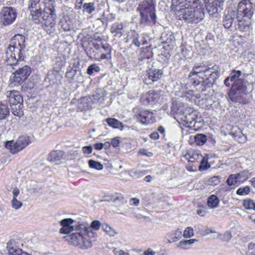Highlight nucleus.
Returning <instances> with one entry per match:
<instances>
[{
	"mask_svg": "<svg viewBox=\"0 0 255 255\" xmlns=\"http://www.w3.org/2000/svg\"><path fill=\"white\" fill-rule=\"evenodd\" d=\"M106 121L109 126L114 128L120 129L121 130L124 129V126L123 123L116 119H107Z\"/></svg>",
	"mask_w": 255,
	"mask_h": 255,
	"instance_id": "nucleus-29",
	"label": "nucleus"
},
{
	"mask_svg": "<svg viewBox=\"0 0 255 255\" xmlns=\"http://www.w3.org/2000/svg\"><path fill=\"white\" fill-rule=\"evenodd\" d=\"M89 166L90 168L95 169L98 170H101L103 169V165L98 161L90 159L88 161Z\"/></svg>",
	"mask_w": 255,
	"mask_h": 255,
	"instance_id": "nucleus-39",
	"label": "nucleus"
},
{
	"mask_svg": "<svg viewBox=\"0 0 255 255\" xmlns=\"http://www.w3.org/2000/svg\"><path fill=\"white\" fill-rule=\"evenodd\" d=\"M64 152L62 150H54L50 152L47 157V160L55 164H59L64 159Z\"/></svg>",
	"mask_w": 255,
	"mask_h": 255,
	"instance_id": "nucleus-19",
	"label": "nucleus"
},
{
	"mask_svg": "<svg viewBox=\"0 0 255 255\" xmlns=\"http://www.w3.org/2000/svg\"><path fill=\"white\" fill-rule=\"evenodd\" d=\"M219 73L214 70L213 68H209L203 63H196L190 72L188 78L192 82V85L195 87L201 82L197 78L203 79L204 85L214 82L219 76Z\"/></svg>",
	"mask_w": 255,
	"mask_h": 255,
	"instance_id": "nucleus-3",
	"label": "nucleus"
},
{
	"mask_svg": "<svg viewBox=\"0 0 255 255\" xmlns=\"http://www.w3.org/2000/svg\"><path fill=\"white\" fill-rule=\"evenodd\" d=\"M100 71V68L95 64L90 65L87 69V73L91 75L94 72H98Z\"/></svg>",
	"mask_w": 255,
	"mask_h": 255,
	"instance_id": "nucleus-45",
	"label": "nucleus"
},
{
	"mask_svg": "<svg viewBox=\"0 0 255 255\" xmlns=\"http://www.w3.org/2000/svg\"><path fill=\"white\" fill-rule=\"evenodd\" d=\"M6 96L8 98V102L10 106L22 104L23 102V99L17 91H7Z\"/></svg>",
	"mask_w": 255,
	"mask_h": 255,
	"instance_id": "nucleus-18",
	"label": "nucleus"
},
{
	"mask_svg": "<svg viewBox=\"0 0 255 255\" xmlns=\"http://www.w3.org/2000/svg\"><path fill=\"white\" fill-rule=\"evenodd\" d=\"M113 253L114 255H130L129 253L126 252L123 250H118L116 248H113Z\"/></svg>",
	"mask_w": 255,
	"mask_h": 255,
	"instance_id": "nucleus-52",
	"label": "nucleus"
},
{
	"mask_svg": "<svg viewBox=\"0 0 255 255\" xmlns=\"http://www.w3.org/2000/svg\"><path fill=\"white\" fill-rule=\"evenodd\" d=\"M250 192V188L249 186H246L244 187L239 188L237 191V194L239 195H246Z\"/></svg>",
	"mask_w": 255,
	"mask_h": 255,
	"instance_id": "nucleus-46",
	"label": "nucleus"
},
{
	"mask_svg": "<svg viewBox=\"0 0 255 255\" xmlns=\"http://www.w3.org/2000/svg\"><path fill=\"white\" fill-rule=\"evenodd\" d=\"M138 121L142 124H149L155 122L153 114L148 110H138L135 113Z\"/></svg>",
	"mask_w": 255,
	"mask_h": 255,
	"instance_id": "nucleus-14",
	"label": "nucleus"
},
{
	"mask_svg": "<svg viewBox=\"0 0 255 255\" xmlns=\"http://www.w3.org/2000/svg\"><path fill=\"white\" fill-rule=\"evenodd\" d=\"M246 255H255V243H251L248 245V250Z\"/></svg>",
	"mask_w": 255,
	"mask_h": 255,
	"instance_id": "nucleus-47",
	"label": "nucleus"
},
{
	"mask_svg": "<svg viewBox=\"0 0 255 255\" xmlns=\"http://www.w3.org/2000/svg\"><path fill=\"white\" fill-rule=\"evenodd\" d=\"M101 226V223L98 220L93 221L91 224V227L94 230H98Z\"/></svg>",
	"mask_w": 255,
	"mask_h": 255,
	"instance_id": "nucleus-53",
	"label": "nucleus"
},
{
	"mask_svg": "<svg viewBox=\"0 0 255 255\" xmlns=\"http://www.w3.org/2000/svg\"><path fill=\"white\" fill-rule=\"evenodd\" d=\"M120 142V138L118 137H117L114 138L112 139L111 143L113 147H116L119 146Z\"/></svg>",
	"mask_w": 255,
	"mask_h": 255,
	"instance_id": "nucleus-56",
	"label": "nucleus"
},
{
	"mask_svg": "<svg viewBox=\"0 0 255 255\" xmlns=\"http://www.w3.org/2000/svg\"><path fill=\"white\" fill-rule=\"evenodd\" d=\"M147 173V171L145 170H132L130 171V175L132 177L140 178Z\"/></svg>",
	"mask_w": 255,
	"mask_h": 255,
	"instance_id": "nucleus-43",
	"label": "nucleus"
},
{
	"mask_svg": "<svg viewBox=\"0 0 255 255\" xmlns=\"http://www.w3.org/2000/svg\"><path fill=\"white\" fill-rule=\"evenodd\" d=\"M151 138L154 140H156L159 138V135L157 132H153L150 134V135Z\"/></svg>",
	"mask_w": 255,
	"mask_h": 255,
	"instance_id": "nucleus-61",
	"label": "nucleus"
},
{
	"mask_svg": "<svg viewBox=\"0 0 255 255\" xmlns=\"http://www.w3.org/2000/svg\"><path fill=\"white\" fill-rule=\"evenodd\" d=\"M242 74L241 71H233L231 73V76L230 77V81L232 82V86L234 85L240 86L246 85L245 81L239 79Z\"/></svg>",
	"mask_w": 255,
	"mask_h": 255,
	"instance_id": "nucleus-22",
	"label": "nucleus"
},
{
	"mask_svg": "<svg viewBox=\"0 0 255 255\" xmlns=\"http://www.w3.org/2000/svg\"><path fill=\"white\" fill-rule=\"evenodd\" d=\"M22 205V204L21 201H18L15 198H12V200L11 201V205L13 208H14L15 210H17L21 207Z\"/></svg>",
	"mask_w": 255,
	"mask_h": 255,
	"instance_id": "nucleus-49",
	"label": "nucleus"
},
{
	"mask_svg": "<svg viewBox=\"0 0 255 255\" xmlns=\"http://www.w3.org/2000/svg\"><path fill=\"white\" fill-rule=\"evenodd\" d=\"M219 199L216 195H212L208 198L207 205L210 208H216L219 205Z\"/></svg>",
	"mask_w": 255,
	"mask_h": 255,
	"instance_id": "nucleus-30",
	"label": "nucleus"
},
{
	"mask_svg": "<svg viewBox=\"0 0 255 255\" xmlns=\"http://www.w3.org/2000/svg\"><path fill=\"white\" fill-rule=\"evenodd\" d=\"M156 252L153 251L151 249L148 248L145 250L143 254L140 255H155Z\"/></svg>",
	"mask_w": 255,
	"mask_h": 255,
	"instance_id": "nucleus-58",
	"label": "nucleus"
},
{
	"mask_svg": "<svg viewBox=\"0 0 255 255\" xmlns=\"http://www.w3.org/2000/svg\"><path fill=\"white\" fill-rule=\"evenodd\" d=\"M157 130H158V131L161 134H163L164 133L165 129L163 127L160 126L158 128Z\"/></svg>",
	"mask_w": 255,
	"mask_h": 255,
	"instance_id": "nucleus-64",
	"label": "nucleus"
},
{
	"mask_svg": "<svg viewBox=\"0 0 255 255\" xmlns=\"http://www.w3.org/2000/svg\"><path fill=\"white\" fill-rule=\"evenodd\" d=\"M197 241L196 239L183 240L177 244V247L183 250H189Z\"/></svg>",
	"mask_w": 255,
	"mask_h": 255,
	"instance_id": "nucleus-26",
	"label": "nucleus"
},
{
	"mask_svg": "<svg viewBox=\"0 0 255 255\" xmlns=\"http://www.w3.org/2000/svg\"><path fill=\"white\" fill-rule=\"evenodd\" d=\"M194 235V230L193 228L191 227H188L184 230L182 234V237L185 239H188L192 237Z\"/></svg>",
	"mask_w": 255,
	"mask_h": 255,
	"instance_id": "nucleus-41",
	"label": "nucleus"
},
{
	"mask_svg": "<svg viewBox=\"0 0 255 255\" xmlns=\"http://www.w3.org/2000/svg\"><path fill=\"white\" fill-rule=\"evenodd\" d=\"M221 177L220 176H214L208 179L206 183L208 185L211 186H216L219 184L221 182Z\"/></svg>",
	"mask_w": 255,
	"mask_h": 255,
	"instance_id": "nucleus-38",
	"label": "nucleus"
},
{
	"mask_svg": "<svg viewBox=\"0 0 255 255\" xmlns=\"http://www.w3.org/2000/svg\"><path fill=\"white\" fill-rule=\"evenodd\" d=\"M171 9L177 18L189 26H194L205 17L204 5L200 0H172Z\"/></svg>",
	"mask_w": 255,
	"mask_h": 255,
	"instance_id": "nucleus-1",
	"label": "nucleus"
},
{
	"mask_svg": "<svg viewBox=\"0 0 255 255\" xmlns=\"http://www.w3.org/2000/svg\"><path fill=\"white\" fill-rule=\"evenodd\" d=\"M210 15H214L223 9L224 0H203Z\"/></svg>",
	"mask_w": 255,
	"mask_h": 255,
	"instance_id": "nucleus-13",
	"label": "nucleus"
},
{
	"mask_svg": "<svg viewBox=\"0 0 255 255\" xmlns=\"http://www.w3.org/2000/svg\"><path fill=\"white\" fill-rule=\"evenodd\" d=\"M6 248L10 255H19V253H21V249L15 245L13 241H10L7 243Z\"/></svg>",
	"mask_w": 255,
	"mask_h": 255,
	"instance_id": "nucleus-28",
	"label": "nucleus"
},
{
	"mask_svg": "<svg viewBox=\"0 0 255 255\" xmlns=\"http://www.w3.org/2000/svg\"><path fill=\"white\" fill-rule=\"evenodd\" d=\"M147 72L148 79L153 82H156L159 80L162 75V72L161 70L154 68H149Z\"/></svg>",
	"mask_w": 255,
	"mask_h": 255,
	"instance_id": "nucleus-21",
	"label": "nucleus"
},
{
	"mask_svg": "<svg viewBox=\"0 0 255 255\" xmlns=\"http://www.w3.org/2000/svg\"><path fill=\"white\" fill-rule=\"evenodd\" d=\"M236 174L240 184L247 180L252 176L251 173L248 170H244Z\"/></svg>",
	"mask_w": 255,
	"mask_h": 255,
	"instance_id": "nucleus-31",
	"label": "nucleus"
},
{
	"mask_svg": "<svg viewBox=\"0 0 255 255\" xmlns=\"http://www.w3.org/2000/svg\"><path fill=\"white\" fill-rule=\"evenodd\" d=\"M61 27L63 28V29L65 31L70 30L71 28L70 25L66 21H65L64 22H62Z\"/></svg>",
	"mask_w": 255,
	"mask_h": 255,
	"instance_id": "nucleus-59",
	"label": "nucleus"
},
{
	"mask_svg": "<svg viewBox=\"0 0 255 255\" xmlns=\"http://www.w3.org/2000/svg\"><path fill=\"white\" fill-rule=\"evenodd\" d=\"M184 157L186 158V159L188 160L189 161L191 162H195L199 159L200 158H201V161L200 168H202V165L203 164V158L201 155L199 154L197 152L193 150H189L184 155Z\"/></svg>",
	"mask_w": 255,
	"mask_h": 255,
	"instance_id": "nucleus-24",
	"label": "nucleus"
},
{
	"mask_svg": "<svg viewBox=\"0 0 255 255\" xmlns=\"http://www.w3.org/2000/svg\"><path fill=\"white\" fill-rule=\"evenodd\" d=\"M137 10L140 12L141 24L151 25L155 23L156 16L153 4L147 1H143L139 4Z\"/></svg>",
	"mask_w": 255,
	"mask_h": 255,
	"instance_id": "nucleus-5",
	"label": "nucleus"
},
{
	"mask_svg": "<svg viewBox=\"0 0 255 255\" xmlns=\"http://www.w3.org/2000/svg\"><path fill=\"white\" fill-rule=\"evenodd\" d=\"M83 7V11L88 13H91L95 10V6L93 2L85 3Z\"/></svg>",
	"mask_w": 255,
	"mask_h": 255,
	"instance_id": "nucleus-42",
	"label": "nucleus"
},
{
	"mask_svg": "<svg viewBox=\"0 0 255 255\" xmlns=\"http://www.w3.org/2000/svg\"><path fill=\"white\" fill-rule=\"evenodd\" d=\"M69 245L82 250H87L92 246L88 237L79 234L72 233L65 237Z\"/></svg>",
	"mask_w": 255,
	"mask_h": 255,
	"instance_id": "nucleus-8",
	"label": "nucleus"
},
{
	"mask_svg": "<svg viewBox=\"0 0 255 255\" xmlns=\"http://www.w3.org/2000/svg\"><path fill=\"white\" fill-rule=\"evenodd\" d=\"M247 94L246 84L240 86L234 85L229 91L228 96L233 102L246 104L248 102L247 98Z\"/></svg>",
	"mask_w": 255,
	"mask_h": 255,
	"instance_id": "nucleus-9",
	"label": "nucleus"
},
{
	"mask_svg": "<svg viewBox=\"0 0 255 255\" xmlns=\"http://www.w3.org/2000/svg\"><path fill=\"white\" fill-rule=\"evenodd\" d=\"M194 140L196 144L198 145H202L206 142L207 137L204 134H198L195 136Z\"/></svg>",
	"mask_w": 255,
	"mask_h": 255,
	"instance_id": "nucleus-37",
	"label": "nucleus"
},
{
	"mask_svg": "<svg viewBox=\"0 0 255 255\" xmlns=\"http://www.w3.org/2000/svg\"><path fill=\"white\" fill-rule=\"evenodd\" d=\"M138 154L141 155H144L147 157H151L153 155L152 152H149L143 148H141L139 150Z\"/></svg>",
	"mask_w": 255,
	"mask_h": 255,
	"instance_id": "nucleus-54",
	"label": "nucleus"
},
{
	"mask_svg": "<svg viewBox=\"0 0 255 255\" xmlns=\"http://www.w3.org/2000/svg\"><path fill=\"white\" fill-rule=\"evenodd\" d=\"M159 94L154 90H150L141 95L140 102L143 105H151L159 99Z\"/></svg>",
	"mask_w": 255,
	"mask_h": 255,
	"instance_id": "nucleus-15",
	"label": "nucleus"
},
{
	"mask_svg": "<svg viewBox=\"0 0 255 255\" xmlns=\"http://www.w3.org/2000/svg\"><path fill=\"white\" fill-rule=\"evenodd\" d=\"M232 237V234L230 232H226L223 234H217V238H220L221 240L225 242L230 241Z\"/></svg>",
	"mask_w": 255,
	"mask_h": 255,
	"instance_id": "nucleus-44",
	"label": "nucleus"
},
{
	"mask_svg": "<svg viewBox=\"0 0 255 255\" xmlns=\"http://www.w3.org/2000/svg\"><path fill=\"white\" fill-rule=\"evenodd\" d=\"M254 13V5L250 0H242L238 4L237 9L239 28L247 31L251 28V19Z\"/></svg>",
	"mask_w": 255,
	"mask_h": 255,
	"instance_id": "nucleus-4",
	"label": "nucleus"
},
{
	"mask_svg": "<svg viewBox=\"0 0 255 255\" xmlns=\"http://www.w3.org/2000/svg\"><path fill=\"white\" fill-rule=\"evenodd\" d=\"M162 42H164L167 44H170L173 42L175 38L174 36L171 32H169L167 34H162L161 36Z\"/></svg>",
	"mask_w": 255,
	"mask_h": 255,
	"instance_id": "nucleus-33",
	"label": "nucleus"
},
{
	"mask_svg": "<svg viewBox=\"0 0 255 255\" xmlns=\"http://www.w3.org/2000/svg\"><path fill=\"white\" fill-rule=\"evenodd\" d=\"M139 199L133 198L130 199L129 204L130 205L137 206L139 204Z\"/></svg>",
	"mask_w": 255,
	"mask_h": 255,
	"instance_id": "nucleus-60",
	"label": "nucleus"
},
{
	"mask_svg": "<svg viewBox=\"0 0 255 255\" xmlns=\"http://www.w3.org/2000/svg\"><path fill=\"white\" fill-rule=\"evenodd\" d=\"M106 144H107V142H105V143H95L93 146L95 149L99 150H101L104 147V145H105ZM107 144L108 145H110L109 142H108Z\"/></svg>",
	"mask_w": 255,
	"mask_h": 255,
	"instance_id": "nucleus-55",
	"label": "nucleus"
},
{
	"mask_svg": "<svg viewBox=\"0 0 255 255\" xmlns=\"http://www.w3.org/2000/svg\"><path fill=\"white\" fill-rule=\"evenodd\" d=\"M20 193L19 190L17 188H14L12 190V194H13V198H16L17 196L19 195Z\"/></svg>",
	"mask_w": 255,
	"mask_h": 255,
	"instance_id": "nucleus-62",
	"label": "nucleus"
},
{
	"mask_svg": "<svg viewBox=\"0 0 255 255\" xmlns=\"http://www.w3.org/2000/svg\"><path fill=\"white\" fill-rule=\"evenodd\" d=\"M226 182L228 185L229 186L234 185L236 184H240L236 174L230 175L228 178Z\"/></svg>",
	"mask_w": 255,
	"mask_h": 255,
	"instance_id": "nucleus-35",
	"label": "nucleus"
},
{
	"mask_svg": "<svg viewBox=\"0 0 255 255\" xmlns=\"http://www.w3.org/2000/svg\"><path fill=\"white\" fill-rule=\"evenodd\" d=\"M244 208L248 210H255V203L251 199H245L243 201Z\"/></svg>",
	"mask_w": 255,
	"mask_h": 255,
	"instance_id": "nucleus-40",
	"label": "nucleus"
},
{
	"mask_svg": "<svg viewBox=\"0 0 255 255\" xmlns=\"http://www.w3.org/2000/svg\"><path fill=\"white\" fill-rule=\"evenodd\" d=\"M87 101V99L86 97L80 99V102L79 103V108H80L81 110H83L88 107Z\"/></svg>",
	"mask_w": 255,
	"mask_h": 255,
	"instance_id": "nucleus-51",
	"label": "nucleus"
},
{
	"mask_svg": "<svg viewBox=\"0 0 255 255\" xmlns=\"http://www.w3.org/2000/svg\"><path fill=\"white\" fill-rule=\"evenodd\" d=\"M75 234H79L83 236L89 237V225L85 222L76 221L74 224V230Z\"/></svg>",
	"mask_w": 255,
	"mask_h": 255,
	"instance_id": "nucleus-17",
	"label": "nucleus"
},
{
	"mask_svg": "<svg viewBox=\"0 0 255 255\" xmlns=\"http://www.w3.org/2000/svg\"><path fill=\"white\" fill-rule=\"evenodd\" d=\"M25 38L21 34L13 36L6 50V57L7 65H14L19 61H23L28 54Z\"/></svg>",
	"mask_w": 255,
	"mask_h": 255,
	"instance_id": "nucleus-2",
	"label": "nucleus"
},
{
	"mask_svg": "<svg viewBox=\"0 0 255 255\" xmlns=\"http://www.w3.org/2000/svg\"><path fill=\"white\" fill-rule=\"evenodd\" d=\"M194 96H195L196 97H198V95L197 94L195 95L192 89L185 91L183 93V96L189 99H192Z\"/></svg>",
	"mask_w": 255,
	"mask_h": 255,
	"instance_id": "nucleus-50",
	"label": "nucleus"
},
{
	"mask_svg": "<svg viewBox=\"0 0 255 255\" xmlns=\"http://www.w3.org/2000/svg\"><path fill=\"white\" fill-rule=\"evenodd\" d=\"M231 134L240 143L245 142L247 137L242 133L241 129L237 126L233 127L231 130Z\"/></svg>",
	"mask_w": 255,
	"mask_h": 255,
	"instance_id": "nucleus-20",
	"label": "nucleus"
},
{
	"mask_svg": "<svg viewBox=\"0 0 255 255\" xmlns=\"http://www.w3.org/2000/svg\"><path fill=\"white\" fill-rule=\"evenodd\" d=\"M76 221L71 218H66L59 222L61 226L59 233L61 234H68L74 230V224Z\"/></svg>",
	"mask_w": 255,
	"mask_h": 255,
	"instance_id": "nucleus-16",
	"label": "nucleus"
},
{
	"mask_svg": "<svg viewBox=\"0 0 255 255\" xmlns=\"http://www.w3.org/2000/svg\"><path fill=\"white\" fill-rule=\"evenodd\" d=\"M92 150H93L92 147L90 145L84 146L82 148V151H83V153H84L85 154L91 153L92 152Z\"/></svg>",
	"mask_w": 255,
	"mask_h": 255,
	"instance_id": "nucleus-57",
	"label": "nucleus"
},
{
	"mask_svg": "<svg viewBox=\"0 0 255 255\" xmlns=\"http://www.w3.org/2000/svg\"><path fill=\"white\" fill-rule=\"evenodd\" d=\"M34 20L35 23H41L44 25L46 30L49 32L54 30L55 22L51 11L49 13L45 11L42 12L40 9H37L35 14H33V20Z\"/></svg>",
	"mask_w": 255,
	"mask_h": 255,
	"instance_id": "nucleus-6",
	"label": "nucleus"
},
{
	"mask_svg": "<svg viewBox=\"0 0 255 255\" xmlns=\"http://www.w3.org/2000/svg\"><path fill=\"white\" fill-rule=\"evenodd\" d=\"M17 13L15 8L11 7H4L0 13V20L4 25L12 23L15 20Z\"/></svg>",
	"mask_w": 255,
	"mask_h": 255,
	"instance_id": "nucleus-12",
	"label": "nucleus"
},
{
	"mask_svg": "<svg viewBox=\"0 0 255 255\" xmlns=\"http://www.w3.org/2000/svg\"><path fill=\"white\" fill-rule=\"evenodd\" d=\"M230 81H231L230 77H227L224 81V84L227 87H229L231 85V84L230 83Z\"/></svg>",
	"mask_w": 255,
	"mask_h": 255,
	"instance_id": "nucleus-63",
	"label": "nucleus"
},
{
	"mask_svg": "<svg viewBox=\"0 0 255 255\" xmlns=\"http://www.w3.org/2000/svg\"><path fill=\"white\" fill-rule=\"evenodd\" d=\"M11 107V111L13 114L18 117H21L23 115L22 105H14L10 106Z\"/></svg>",
	"mask_w": 255,
	"mask_h": 255,
	"instance_id": "nucleus-32",
	"label": "nucleus"
},
{
	"mask_svg": "<svg viewBox=\"0 0 255 255\" xmlns=\"http://www.w3.org/2000/svg\"><path fill=\"white\" fill-rule=\"evenodd\" d=\"M29 142V137L22 135L19 136L15 142L13 140L7 141L5 146L9 149L11 153H16L25 148Z\"/></svg>",
	"mask_w": 255,
	"mask_h": 255,
	"instance_id": "nucleus-11",
	"label": "nucleus"
},
{
	"mask_svg": "<svg viewBox=\"0 0 255 255\" xmlns=\"http://www.w3.org/2000/svg\"><path fill=\"white\" fill-rule=\"evenodd\" d=\"M182 237V231L179 229L172 231L167 234L166 237L169 243H174L179 241Z\"/></svg>",
	"mask_w": 255,
	"mask_h": 255,
	"instance_id": "nucleus-25",
	"label": "nucleus"
},
{
	"mask_svg": "<svg viewBox=\"0 0 255 255\" xmlns=\"http://www.w3.org/2000/svg\"><path fill=\"white\" fill-rule=\"evenodd\" d=\"M103 230L110 236L114 237L117 234L116 230L107 224L102 225Z\"/></svg>",
	"mask_w": 255,
	"mask_h": 255,
	"instance_id": "nucleus-34",
	"label": "nucleus"
},
{
	"mask_svg": "<svg viewBox=\"0 0 255 255\" xmlns=\"http://www.w3.org/2000/svg\"><path fill=\"white\" fill-rule=\"evenodd\" d=\"M177 121L183 122L184 126L189 127L196 118V112L191 108L185 109L183 106H179L175 111Z\"/></svg>",
	"mask_w": 255,
	"mask_h": 255,
	"instance_id": "nucleus-7",
	"label": "nucleus"
},
{
	"mask_svg": "<svg viewBox=\"0 0 255 255\" xmlns=\"http://www.w3.org/2000/svg\"><path fill=\"white\" fill-rule=\"evenodd\" d=\"M133 36L132 43L135 46L139 47L141 44V42L138 40V34L135 31H132Z\"/></svg>",
	"mask_w": 255,
	"mask_h": 255,
	"instance_id": "nucleus-48",
	"label": "nucleus"
},
{
	"mask_svg": "<svg viewBox=\"0 0 255 255\" xmlns=\"http://www.w3.org/2000/svg\"><path fill=\"white\" fill-rule=\"evenodd\" d=\"M9 111L7 106L1 104L0 105V120L5 119L9 114Z\"/></svg>",
	"mask_w": 255,
	"mask_h": 255,
	"instance_id": "nucleus-36",
	"label": "nucleus"
},
{
	"mask_svg": "<svg viewBox=\"0 0 255 255\" xmlns=\"http://www.w3.org/2000/svg\"><path fill=\"white\" fill-rule=\"evenodd\" d=\"M236 13L235 11H228L225 15V17L223 20V24L226 28H230L234 20Z\"/></svg>",
	"mask_w": 255,
	"mask_h": 255,
	"instance_id": "nucleus-23",
	"label": "nucleus"
},
{
	"mask_svg": "<svg viewBox=\"0 0 255 255\" xmlns=\"http://www.w3.org/2000/svg\"><path fill=\"white\" fill-rule=\"evenodd\" d=\"M31 72L30 67L24 66L13 73L10 78L9 85L14 87L21 84L30 75Z\"/></svg>",
	"mask_w": 255,
	"mask_h": 255,
	"instance_id": "nucleus-10",
	"label": "nucleus"
},
{
	"mask_svg": "<svg viewBox=\"0 0 255 255\" xmlns=\"http://www.w3.org/2000/svg\"><path fill=\"white\" fill-rule=\"evenodd\" d=\"M123 28L124 25L122 23L116 22L112 25L111 31L115 36L120 37L124 33Z\"/></svg>",
	"mask_w": 255,
	"mask_h": 255,
	"instance_id": "nucleus-27",
	"label": "nucleus"
}]
</instances>
